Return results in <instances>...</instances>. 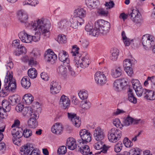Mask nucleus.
I'll use <instances>...</instances> for the list:
<instances>
[{
  "mask_svg": "<svg viewBox=\"0 0 155 155\" xmlns=\"http://www.w3.org/2000/svg\"><path fill=\"white\" fill-rule=\"evenodd\" d=\"M94 136L95 139L97 141H101L104 136L102 130L100 127L96 128L94 130Z\"/></svg>",
  "mask_w": 155,
  "mask_h": 155,
  "instance_id": "nucleus-24",
  "label": "nucleus"
},
{
  "mask_svg": "<svg viewBox=\"0 0 155 155\" xmlns=\"http://www.w3.org/2000/svg\"><path fill=\"white\" fill-rule=\"evenodd\" d=\"M57 72L61 75L64 76L67 74V71L65 66L61 65L58 67L57 69Z\"/></svg>",
  "mask_w": 155,
  "mask_h": 155,
  "instance_id": "nucleus-39",
  "label": "nucleus"
},
{
  "mask_svg": "<svg viewBox=\"0 0 155 155\" xmlns=\"http://www.w3.org/2000/svg\"><path fill=\"white\" fill-rule=\"evenodd\" d=\"M57 41L60 44H64L67 41V38L64 35H59L58 36Z\"/></svg>",
  "mask_w": 155,
  "mask_h": 155,
  "instance_id": "nucleus-44",
  "label": "nucleus"
},
{
  "mask_svg": "<svg viewBox=\"0 0 155 155\" xmlns=\"http://www.w3.org/2000/svg\"><path fill=\"white\" fill-rule=\"evenodd\" d=\"M134 89L135 90L137 95L138 97H141L143 93L145 94V92H146L147 90L146 89L143 88L142 85Z\"/></svg>",
  "mask_w": 155,
  "mask_h": 155,
  "instance_id": "nucleus-40",
  "label": "nucleus"
},
{
  "mask_svg": "<svg viewBox=\"0 0 155 155\" xmlns=\"http://www.w3.org/2000/svg\"><path fill=\"white\" fill-rule=\"evenodd\" d=\"M125 113V111L123 110L117 108L113 112L112 114L113 116H117L119 114H122Z\"/></svg>",
  "mask_w": 155,
  "mask_h": 155,
  "instance_id": "nucleus-61",
  "label": "nucleus"
},
{
  "mask_svg": "<svg viewBox=\"0 0 155 155\" xmlns=\"http://www.w3.org/2000/svg\"><path fill=\"white\" fill-rule=\"evenodd\" d=\"M22 100L24 103L29 104L33 101L34 97L31 94H27L23 97Z\"/></svg>",
  "mask_w": 155,
  "mask_h": 155,
  "instance_id": "nucleus-34",
  "label": "nucleus"
},
{
  "mask_svg": "<svg viewBox=\"0 0 155 155\" xmlns=\"http://www.w3.org/2000/svg\"><path fill=\"white\" fill-rule=\"evenodd\" d=\"M78 19L76 18L69 17V20L70 21V26L72 28L76 29L77 28L78 26V23L79 24V22H78Z\"/></svg>",
  "mask_w": 155,
  "mask_h": 155,
  "instance_id": "nucleus-37",
  "label": "nucleus"
},
{
  "mask_svg": "<svg viewBox=\"0 0 155 155\" xmlns=\"http://www.w3.org/2000/svg\"><path fill=\"white\" fill-rule=\"evenodd\" d=\"M70 101L69 98L64 95L61 96L59 101L60 104L63 105V108L66 109L68 107L70 104Z\"/></svg>",
  "mask_w": 155,
  "mask_h": 155,
  "instance_id": "nucleus-26",
  "label": "nucleus"
},
{
  "mask_svg": "<svg viewBox=\"0 0 155 155\" xmlns=\"http://www.w3.org/2000/svg\"><path fill=\"white\" fill-rule=\"evenodd\" d=\"M132 89H129L128 91V100L131 102L135 104L137 102V100L133 94Z\"/></svg>",
  "mask_w": 155,
  "mask_h": 155,
  "instance_id": "nucleus-36",
  "label": "nucleus"
},
{
  "mask_svg": "<svg viewBox=\"0 0 155 155\" xmlns=\"http://www.w3.org/2000/svg\"><path fill=\"white\" fill-rule=\"evenodd\" d=\"M20 41L18 39L13 41L12 43L13 46L16 48L14 50V54L17 56L27 52V49L25 47L22 45L20 44Z\"/></svg>",
  "mask_w": 155,
  "mask_h": 155,
  "instance_id": "nucleus-9",
  "label": "nucleus"
},
{
  "mask_svg": "<svg viewBox=\"0 0 155 155\" xmlns=\"http://www.w3.org/2000/svg\"><path fill=\"white\" fill-rule=\"evenodd\" d=\"M121 136V131L118 129L114 128L109 131L108 138L110 142L115 143L120 139Z\"/></svg>",
  "mask_w": 155,
  "mask_h": 155,
  "instance_id": "nucleus-8",
  "label": "nucleus"
},
{
  "mask_svg": "<svg viewBox=\"0 0 155 155\" xmlns=\"http://www.w3.org/2000/svg\"><path fill=\"white\" fill-rule=\"evenodd\" d=\"M127 84V80L125 78L116 80L113 84V88L117 91H121Z\"/></svg>",
  "mask_w": 155,
  "mask_h": 155,
  "instance_id": "nucleus-16",
  "label": "nucleus"
},
{
  "mask_svg": "<svg viewBox=\"0 0 155 155\" xmlns=\"http://www.w3.org/2000/svg\"><path fill=\"white\" fill-rule=\"evenodd\" d=\"M68 116L69 119L72 122L73 124L77 127H80L81 121L79 117H77L76 114L72 113H68Z\"/></svg>",
  "mask_w": 155,
  "mask_h": 155,
  "instance_id": "nucleus-21",
  "label": "nucleus"
},
{
  "mask_svg": "<svg viewBox=\"0 0 155 155\" xmlns=\"http://www.w3.org/2000/svg\"><path fill=\"white\" fill-rule=\"evenodd\" d=\"M18 35L20 39L22 42L26 43L31 42V35L28 34L25 30L20 32Z\"/></svg>",
  "mask_w": 155,
  "mask_h": 155,
  "instance_id": "nucleus-19",
  "label": "nucleus"
},
{
  "mask_svg": "<svg viewBox=\"0 0 155 155\" xmlns=\"http://www.w3.org/2000/svg\"><path fill=\"white\" fill-rule=\"evenodd\" d=\"M20 97L18 95L15 94L9 97L8 101L10 104L12 106L15 105L19 101Z\"/></svg>",
  "mask_w": 155,
  "mask_h": 155,
  "instance_id": "nucleus-35",
  "label": "nucleus"
},
{
  "mask_svg": "<svg viewBox=\"0 0 155 155\" xmlns=\"http://www.w3.org/2000/svg\"><path fill=\"white\" fill-rule=\"evenodd\" d=\"M31 145V144H27L22 146L20 149L21 154L22 155H28L30 152V147Z\"/></svg>",
  "mask_w": 155,
  "mask_h": 155,
  "instance_id": "nucleus-33",
  "label": "nucleus"
},
{
  "mask_svg": "<svg viewBox=\"0 0 155 155\" xmlns=\"http://www.w3.org/2000/svg\"><path fill=\"white\" fill-rule=\"evenodd\" d=\"M114 5V3L112 1L106 2L105 4V6L107 9H110L113 8Z\"/></svg>",
  "mask_w": 155,
  "mask_h": 155,
  "instance_id": "nucleus-64",
  "label": "nucleus"
},
{
  "mask_svg": "<svg viewBox=\"0 0 155 155\" xmlns=\"http://www.w3.org/2000/svg\"><path fill=\"white\" fill-rule=\"evenodd\" d=\"M5 66L6 67L7 71H6V74L7 72H12V73L11 69H12L13 67V64L12 62V61L10 60L9 61H7L6 64H5ZM13 74V73H12Z\"/></svg>",
  "mask_w": 155,
  "mask_h": 155,
  "instance_id": "nucleus-46",
  "label": "nucleus"
},
{
  "mask_svg": "<svg viewBox=\"0 0 155 155\" xmlns=\"http://www.w3.org/2000/svg\"><path fill=\"white\" fill-rule=\"evenodd\" d=\"M7 117V114L5 110H2L1 108H0V117L2 119H5Z\"/></svg>",
  "mask_w": 155,
  "mask_h": 155,
  "instance_id": "nucleus-63",
  "label": "nucleus"
},
{
  "mask_svg": "<svg viewBox=\"0 0 155 155\" xmlns=\"http://www.w3.org/2000/svg\"><path fill=\"white\" fill-rule=\"evenodd\" d=\"M79 48L76 45L73 46L71 53L73 56L76 57L78 56L79 53Z\"/></svg>",
  "mask_w": 155,
  "mask_h": 155,
  "instance_id": "nucleus-50",
  "label": "nucleus"
},
{
  "mask_svg": "<svg viewBox=\"0 0 155 155\" xmlns=\"http://www.w3.org/2000/svg\"><path fill=\"white\" fill-rule=\"evenodd\" d=\"M61 87L58 82L53 81L50 83V92L52 94H56L60 92Z\"/></svg>",
  "mask_w": 155,
  "mask_h": 155,
  "instance_id": "nucleus-17",
  "label": "nucleus"
},
{
  "mask_svg": "<svg viewBox=\"0 0 155 155\" xmlns=\"http://www.w3.org/2000/svg\"><path fill=\"white\" fill-rule=\"evenodd\" d=\"M3 110L6 112H9L10 110V106L9 105L8 103L7 102H2Z\"/></svg>",
  "mask_w": 155,
  "mask_h": 155,
  "instance_id": "nucleus-56",
  "label": "nucleus"
},
{
  "mask_svg": "<svg viewBox=\"0 0 155 155\" xmlns=\"http://www.w3.org/2000/svg\"><path fill=\"white\" fill-rule=\"evenodd\" d=\"M122 70L120 67H116L111 70V75L113 77L115 78L120 77L122 74Z\"/></svg>",
  "mask_w": 155,
  "mask_h": 155,
  "instance_id": "nucleus-29",
  "label": "nucleus"
},
{
  "mask_svg": "<svg viewBox=\"0 0 155 155\" xmlns=\"http://www.w3.org/2000/svg\"><path fill=\"white\" fill-rule=\"evenodd\" d=\"M29 115L31 117L30 119H35V120H37L39 117L38 113L34 111L32 109L31 110V113Z\"/></svg>",
  "mask_w": 155,
  "mask_h": 155,
  "instance_id": "nucleus-58",
  "label": "nucleus"
},
{
  "mask_svg": "<svg viewBox=\"0 0 155 155\" xmlns=\"http://www.w3.org/2000/svg\"><path fill=\"white\" fill-rule=\"evenodd\" d=\"M68 53L64 50L60 51L58 54V58L60 61L62 62L65 66H66L68 69L70 74L74 75L75 72L72 67L70 65V61L68 58Z\"/></svg>",
  "mask_w": 155,
  "mask_h": 155,
  "instance_id": "nucleus-7",
  "label": "nucleus"
},
{
  "mask_svg": "<svg viewBox=\"0 0 155 155\" xmlns=\"http://www.w3.org/2000/svg\"><path fill=\"white\" fill-rule=\"evenodd\" d=\"M145 94L144 98L146 99L151 101L155 100V91L147 89Z\"/></svg>",
  "mask_w": 155,
  "mask_h": 155,
  "instance_id": "nucleus-31",
  "label": "nucleus"
},
{
  "mask_svg": "<svg viewBox=\"0 0 155 155\" xmlns=\"http://www.w3.org/2000/svg\"><path fill=\"white\" fill-rule=\"evenodd\" d=\"M51 27L50 21L46 18H41L31 21L28 24V28L35 31L34 35H31V41H38L41 35L45 36L49 32Z\"/></svg>",
  "mask_w": 155,
  "mask_h": 155,
  "instance_id": "nucleus-1",
  "label": "nucleus"
},
{
  "mask_svg": "<svg viewBox=\"0 0 155 155\" xmlns=\"http://www.w3.org/2000/svg\"><path fill=\"white\" fill-rule=\"evenodd\" d=\"M129 15L133 21L136 24H140L142 21L140 13L137 8L132 9L129 12Z\"/></svg>",
  "mask_w": 155,
  "mask_h": 155,
  "instance_id": "nucleus-11",
  "label": "nucleus"
},
{
  "mask_svg": "<svg viewBox=\"0 0 155 155\" xmlns=\"http://www.w3.org/2000/svg\"><path fill=\"white\" fill-rule=\"evenodd\" d=\"M17 16L19 21L21 23L25 24V26L28 28V24L31 21L27 22L28 19L27 13L23 10H19L17 12Z\"/></svg>",
  "mask_w": 155,
  "mask_h": 155,
  "instance_id": "nucleus-13",
  "label": "nucleus"
},
{
  "mask_svg": "<svg viewBox=\"0 0 155 155\" xmlns=\"http://www.w3.org/2000/svg\"><path fill=\"white\" fill-rule=\"evenodd\" d=\"M86 4L90 10L98 8L99 5V0H85Z\"/></svg>",
  "mask_w": 155,
  "mask_h": 155,
  "instance_id": "nucleus-23",
  "label": "nucleus"
},
{
  "mask_svg": "<svg viewBox=\"0 0 155 155\" xmlns=\"http://www.w3.org/2000/svg\"><path fill=\"white\" fill-rule=\"evenodd\" d=\"M4 84L0 92L1 97H4L8 94L10 91H12L16 88V81L13 78L12 72H7L4 81Z\"/></svg>",
  "mask_w": 155,
  "mask_h": 155,
  "instance_id": "nucleus-3",
  "label": "nucleus"
},
{
  "mask_svg": "<svg viewBox=\"0 0 155 155\" xmlns=\"http://www.w3.org/2000/svg\"><path fill=\"white\" fill-rule=\"evenodd\" d=\"M69 17L61 19L58 23V28L62 30L70 26Z\"/></svg>",
  "mask_w": 155,
  "mask_h": 155,
  "instance_id": "nucleus-22",
  "label": "nucleus"
},
{
  "mask_svg": "<svg viewBox=\"0 0 155 155\" xmlns=\"http://www.w3.org/2000/svg\"><path fill=\"white\" fill-rule=\"evenodd\" d=\"M21 84L23 87L25 89H28L31 85L30 79L27 76H24L21 80Z\"/></svg>",
  "mask_w": 155,
  "mask_h": 155,
  "instance_id": "nucleus-32",
  "label": "nucleus"
},
{
  "mask_svg": "<svg viewBox=\"0 0 155 155\" xmlns=\"http://www.w3.org/2000/svg\"><path fill=\"white\" fill-rule=\"evenodd\" d=\"M28 124L30 127L35 128L37 127L38 123L37 120L35 119H29L28 121Z\"/></svg>",
  "mask_w": 155,
  "mask_h": 155,
  "instance_id": "nucleus-43",
  "label": "nucleus"
},
{
  "mask_svg": "<svg viewBox=\"0 0 155 155\" xmlns=\"http://www.w3.org/2000/svg\"><path fill=\"white\" fill-rule=\"evenodd\" d=\"M123 67L125 68H127V67H131L132 63L130 59H126L123 62Z\"/></svg>",
  "mask_w": 155,
  "mask_h": 155,
  "instance_id": "nucleus-57",
  "label": "nucleus"
},
{
  "mask_svg": "<svg viewBox=\"0 0 155 155\" xmlns=\"http://www.w3.org/2000/svg\"><path fill=\"white\" fill-rule=\"evenodd\" d=\"M28 74L30 78L34 79L36 78L38 73L35 69L34 68H31L28 70Z\"/></svg>",
  "mask_w": 155,
  "mask_h": 155,
  "instance_id": "nucleus-38",
  "label": "nucleus"
},
{
  "mask_svg": "<svg viewBox=\"0 0 155 155\" xmlns=\"http://www.w3.org/2000/svg\"><path fill=\"white\" fill-rule=\"evenodd\" d=\"M131 83L133 88H137L141 86L139 81L137 79H133L131 80Z\"/></svg>",
  "mask_w": 155,
  "mask_h": 155,
  "instance_id": "nucleus-53",
  "label": "nucleus"
},
{
  "mask_svg": "<svg viewBox=\"0 0 155 155\" xmlns=\"http://www.w3.org/2000/svg\"><path fill=\"white\" fill-rule=\"evenodd\" d=\"M97 13L100 15L106 16L108 14V12L103 8H100L98 9Z\"/></svg>",
  "mask_w": 155,
  "mask_h": 155,
  "instance_id": "nucleus-55",
  "label": "nucleus"
},
{
  "mask_svg": "<svg viewBox=\"0 0 155 155\" xmlns=\"http://www.w3.org/2000/svg\"><path fill=\"white\" fill-rule=\"evenodd\" d=\"M79 134L81 139L78 140V143L82 144H87V143H88L91 140L90 133L88 130L85 129L81 130Z\"/></svg>",
  "mask_w": 155,
  "mask_h": 155,
  "instance_id": "nucleus-12",
  "label": "nucleus"
},
{
  "mask_svg": "<svg viewBox=\"0 0 155 155\" xmlns=\"http://www.w3.org/2000/svg\"><path fill=\"white\" fill-rule=\"evenodd\" d=\"M86 15V11L84 8L79 7L74 11V16L78 19V21L79 22V25L81 26L84 23V18Z\"/></svg>",
  "mask_w": 155,
  "mask_h": 155,
  "instance_id": "nucleus-10",
  "label": "nucleus"
},
{
  "mask_svg": "<svg viewBox=\"0 0 155 155\" xmlns=\"http://www.w3.org/2000/svg\"><path fill=\"white\" fill-rule=\"evenodd\" d=\"M123 144L120 141L118 142L114 147V151L116 153L120 152L122 149Z\"/></svg>",
  "mask_w": 155,
  "mask_h": 155,
  "instance_id": "nucleus-48",
  "label": "nucleus"
},
{
  "mask_svg": "<svg viewBox=\"0 0 155 155\" xmlns=\"http://www.w3.org/2000/svg\"><path fill=\"white\" fill-rule=\"evenodd\" d=\"M93 27V24L90 22L85 26V29L89 32V35L94 36H97L100 34L105 35L109 32L110 24L104 20L99 19L95 22L94 28Z\"/></svg>",
  "mask_w": 155,
  "mask_h": 155,
  "instance_id": "nucleus-2",
  "label": "nucleus"
},
{
  "mask_svg": "<svg viewBox=\"0 0 155 155\" xmlns=\"http://www.w3.org/2000/svg\"><path fill=\"white\" fill-rule=\"evenodd\" d=\"M40 54L37 51L33 50L30 53V59L28 61V64L30 66H35L37 64V62L36 61V58H38L40 56Z\"/></svg>",
  "mask_w": 155,
  "mask_h": 155,
  "instance_id": "nucleus-18",
  "label": "nucleus"
},
{
  "mask_svg": "<svg viewBox=\"0 0 155 155\" xmlns=\"http://www.w3.org/2000/svg\"><path fill=\"white\" fill-rule=\"evenodd\" d=\"M109 73V70L106 68H104L101 71H97L94 75V78L97 84L102 85L106 84L107 81V77Z\"/></svg>",
  "mask_w": 155,
  "mask_h": 155,
  "instance_id": "nucleus-5",
  "label": "nucleus"
},
{
  "mask_svg": "<svg viewBox=\"0 0 155 155\" xmlns=\"http://www.w3.org/2000/svg\"><path fill=\"white\" fill-rule=\"evenodd\" d=\"M44 57L46 61L51 64L54 63L57 58V55L50 49L47 50L45 54Z\"/></svg>",
  "mask_w": 155,
  "mask_h": 155,
  "instance_id": "nucleus-15",
  "label": "nucleus"
},
{
  "mask_svg": "<svg viewBox=\"0 0 155 155\" xmlns=\"http://www.w3.org/2000/svg\"><path fill=\"white\" fill-rule=\"evenodd\" d=\"M85 54L81 57L79 56L74 57V63L76 67L84 68L88 66L90 63L89 55L86 53Z\"/></svg>",
  "mask_w": 155,
  "mask_h": 155,
  "instance_id": "nucleus-6",
  "label": "nucleus"
},
{
  "mask_svg": "<svg viewBox=\"0 0 155 155\" xmlns=\"http://www.w3.org/2000/svg\"><path fill=\"white\" fill-rule=\"evenodd\" d=\"M18 128H13L12 130V140L14 144L18 145L20 143L19 138L23 135L25 138H29L32 135L31 130L29 129H26L22 132Z\"/></svg>",
  "mask_w": 155,
  "mask_h": 155,
  "instance_id": "nucleus-4",
  "label": "nucleus"
},
{
  "mask_svg": "<svg viewBox=\"0 0 155 155\" xmlns=\"http://www.w3.org/2000/svg\"><path fill=\"white\" fill-rule=\"evenodd\" d=\"M113 124L117 127L121 128L123 127V125L120 122L119 119L118 118H115L113 120Z\"/></svg>",
  "mask_w": 155,
  "mask_h": 155,
  "instance_id": "nucleus-54",
  "label": "nucleus"
},
{
  "mask_svg": "<svg viewBox=\"0 0 155 155\" xmlns=\"http://www.w3.org/2000/svg\"><path fill=\"white\" fill-rule=\"evenodd\" d=\"M148 79L150 80L152 87L155 89V75L148 77Z\"/></svg>",
  "mask_w": 155,
  "mask_h": 155,
  "instance_id": "nucleus-60",
  "label": "nucleus"
},
{
  "mask_svg": "<svg viewBox=\"0 0 155 155\" xmlns=\"http://www.w3.org/2000/svg\"><path fill=\"white\" fill-rule=\"evenodd\" d=\"M29 2L26 1L23 2V5H30L31 6H35L39 3V2L38 0H27Z\"/></svg>",
  "mask_w": 155,
  "mask_h": 155,
  "instance_id": "nucleus-47",
  "label": "nucleus"
},
{
  "mask_svg": "<svg viewBox=\"0 0 155 155\" xmlns=\"http://www.w3.org/2000/svg\"><path fill=\"white\" fill-rule=\"evenodd\" d=\"M78 95L81 99L84 100L87 98L88 93L87 91L83 90L79 91Z\"/></svg>",
  "mask_w": 155,
  "mask_h": 155,
  "instance_id": "nucleus-42",
  "label": "nucleus"
},
{
  "mask_svg": "<svg viewBox=\"0 0 155 155\" xmlns=\"http://www.w3.org/2000/svg\"><path fill=\"white\" fill-rule=\"evenodd\" d=\"M154 40V37L152 35L146 34L142 36L141 42L143 46L146 49L151 47V43L153 42Z\"/></svg>",
  "mask_w": 155,
  "mask_h": 155,
  "instance_id": "nucleus-14",
  "label": "nucleus"
},
{
  "mask_svg": "<svg viewBox=\"0 0 155 155\" xmlns=\"http://www.w3.org/2000/svg\"><path fill=\"white\" fill-rule=\"evenodd\" d=\"M123 142L125 146L127 147H131L133 145L132 142L127 137L124 138Z\"/></svg>",
  "mask_w": 155,
  "mask_h": 155,
  "instance_id": "nucleus-51",
  "label": "nucleus"
},
{
  "mask_svg": "<svg viewBox=\"0 0 155 155\" xmlns=\"http://www.w3.org/2000/svg\"><path fill=\"white\" fill-rule=\"evenodd\" d=\"M110 53V60L114 61L117 60L119 55V50L116 48H114L111 50Z\"/></svg>",
  "mask_w": 155,
  "mask_h": 155,
  "instance_id": "nucleus-30",
  "label": "nucleus"
},
{
  "mask_svg": "<svg viewBox=\"0 0 155 155\" xmlns=\"http://www.w3.org/2000/svg\"><path fill=\"white\" fill-rule=\"evenodd\" d=\"M32 109L29 106L24 107L22 111L23 115L25 117H28L31 112Z\"/></svg>",
  "mask_w": 155,
  "mask_h": 155,
  "instance_id": "nucleus-41",
  "label": "nucleus"
},
{
  "mask_svg": "<svg viewBox=\"0 0 155 155\" xmlns=\"http://www.w3.org/2000/svg\"><path fill=\"white\" fill-rule=\"evenodd\" d=\"M91 105V103L88 101H82L81 102V107L85 110L89 109Z\"/></svg>",
  "mask_w": 155,
  "mask_h": 155,
  "instance_id": "nucleus-49",
  "label": "nucleus"
},
{
  "mask_svg": "<svg viewBox=\"0 0 155 155\" xmlns=\"http://www.w3.org/2000/svg\"><path fill=\"white\" fill-rule=\"evenodd\" d=\"M66 152V147L64 146H62L59 147L57 150L58 153L59 155L64 154Z\"/></svg>",
  "mask_w": 155,
  "mask_h": 155,
  "instance_id": "nucleus-52",
  "label": "nucleus"
},
{
  "mask_svg": "<svg viewBox=\"0 0 155 155\" xmlns=\"http://www.w3.org/2000/svg\"><path fill=\"white\" fill-rule=\"evenodd\" d=\"M41 78L44 81H47L49 79V77L48 74L45 72H42L41 74Z\"/></svg>",
  "mask_w": 155,
  "mask_h": 155,
  "instance_id": "nucleus-62",
  "label": "nucleus"
},
{
  "mask_svg": "<svg viewBox=\"0 0 155 155\" xmlns=\"http://www.w3.org/2000/svg\"><path fill=\"white\" fill-rule=\"evenodd\" d=\"M124 70L128 75L131 77L133 74V71L131 67H127V68H124Z\"/></svg>",
  "mask_w": 155,
  "mask_h": 155,
  "instance_id": "nucleus-59",
  "label": "nucleus"
},
{
  "mask_svg": "<svg viewBox=\"0 0 155 155\" xmlns=\"http://www.w3.org/2000/svg\"><path fill=\"white\" fill-rule=\"evenodd\" d=\"M94 147L97 150H101V151H103L104 153H105L108 149L107 147L101 141L95 143L94 145Z\"/></svg>",
  "mask_w": 155,
  "mask_h": 155,
  "instance_id": "nucleus-28",
  "label": "nucleus"
},
{
  "mask_svg": "<svg viewBox=\"0 0 155 155\" xmlns=\"http://www.w3.org/2000/svg\"><path fill=\"white\" fill-rule=\"evenodd\" d=\"M86 144H82V143H78V147L79 148L80 151L83 155L87 154L90 153H92V152L90 151L89 146Z\"/></svg>",
  "mask_w": 155,
  "mask_h": 155,
  "instance_id": "nucleus-25",
  "label": "nucleus"
},
{
  "mask_svg": "<svg viewBox=\"0 0 155 155\" xmlns=\"http://www.w3.org/2000/svg\"><path fill=\"white\" fill-rule=\"evenodd\" d=\"M134 121V119L132 117L128 116L125 118L123 121L124 125L126 126H128L132 124Z\"/></svg>",
  "mask_w": 155,
  "mask_h": 155,
  "instance_id": "nucleus-45",
  "label": "nucleus"
},
{
  "mask_svg": "<svg viewBox=\"0 0 155 155\" xmlns=\"http://www.w3.org/2000/svg\"><path fill=\"white\" fill-rule=\"evenodd\" d=\"M66 145L68 148L71 150H74L77 147L75 140L72 137L68 138L67 140Z\"/></svg>",
  "mask_w": 155,
  "mask_h": 155,
  "instance_id": "nucleus-27",
  "label": "nucleus"
},
{
  "mask_svg": "<svg viewBox=\"0 0 155 155\" xmlns=\"http://www.w3.org/2000/svg\"><path fill=\"white\" fill-rule=\"evenodd\" d=\"M63 130L62 125L58 122L55 123L51 127V131L54 134L59 135L62 134Z\"/></svg>",
  "mask_w": 155,
  "mask_h": 155,
  "instance_id": "nucleus-20",
  "label": "nucleus"
}]
</instances>
